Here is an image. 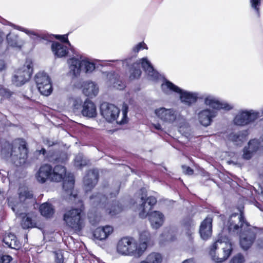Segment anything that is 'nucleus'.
<instances>
[{"mask_svg":"<svg viewBox=\"0 0 263 263\" xmlns=\"http://www.w3.org/2000/svg\"><path fill=\"white\" fill-rule=\"evenodd\" d=\"M98 173L97 171H90L84 177V188L86 192L90 191L98 182Z\"/></svg>","mask_w":263,"mask_h":263,"instance_id":"393cba45","label":"nucleus"},{"mask_svg":"<svg viewBox=\"0 0 263 263\" xmlns=\"http://www.w3.org/2000/svg\"><path fill=\"white\" fill-rule=\"evenodd\" d=\"M73 110L76 114L81 113L87 118H94L97 116V109L95 104L90 100L86 99L83 102L80 98H76L73 102Z\"/></svg>","mask_w":263,"mask_h":263,"instance_id":"1a4fd4ad","label":"nucleus"},{"mask_svg":"<svg viewBox=\"0 0 263 263\" xmlns=\"http://www.w3.org/2000/svg\"><path fill=\"white\" fill-rule=\"evenodd\" d=\"M41 214L47 217H50L54 213V210L51 204L48 203H44L40 207Z\"/></svg>","mask_w":263,"mask_h":263,"instance_id":"72a5a7b5","label":"nucleus"},{"mask_svg":"<svg viewBox=\"0 0 263 263\" xmlns=\"http://www.w3.org/2000/svg\"><path fill=\"white\" fill-rule=\"evenodd\" d=\"M66 168L62 165H57L53 168H52L50 181L60 182L64 180L63 190L65 192L64 196L70 199H75L77 194L73 191L74 186V178L72 174H69L66 175Z\"/></svg>","mask_w":263,"mask_h":263,"instance_id":"f03ea898","label":"nucleus"},{"mask_svg":"<svg viewBox=\"0 0 263 263\" xmlns=\"http://www.w3.org/2000/svg\"><path fill=\"white\" fill-rule=\"evenodd\" d=\"M0 95H2L4 97H9L11 96V93L10 91H8L5 88L3 87H0Z\"/></svg>","mask_w":263,"mask_h":263,"instance_id":"de8ad7c7","label":"nucleus"},{"mask_svg":"<svg viewBox=\"0 0 263 263\" xmlns=\"http://www.w3.org/2000/svg\"><path fill=\"white\" fill-rule=\"evenodd\" d=\"M136 203L139 206L138 208L139 216L141 218H145L148 215L151 227L154 229H158L164 223V215L159 211H153L149 213L153 206L156 203V199L150 196L147 198L145 189H142L136 195Z\"/></svg>","mask_w":263,"mask_h":263,"instance_id":"f257e3e1","label":"nucleus"},{"mask_svg":"<svg viewBox=\"0 0 263 263\" xmlns=\"http://www.w3.org/2000/svg\"><path fill=\"white\" fill-rule=\"evenodd\" d=\"M142 49H147L146 45L144 42L138 43L135 47L133 48V51L135 53H137Z\"/></svg>","mask_w":263,"mask_h":263,"instance_id":"c03bdc74","label":"nucleus"},{"mask_svg":"<svg viewBox=\"0 0 263 263\" xmlns=\"http://www.w3.org/2000/svg\"><path fill=\"white\" fill-rule=\"evenodd\" d=\"M182 168L183 170V173L185 174V175H191L193 174L194 171L192 168H191L190 167L185 166V165H182Z\"/></svg>","mask_w":263,"mask_h":263,"instance_id":"a18cd8bd","label":"nucleus"},{"mask_svg":"<svg viewBox=\"0 0 263 263\" xmlns=\"http://www.w3.org/2000/svg\"><path fill=\"white\" fill-rule=\"evenodd\" d=\"M12 260V257L9 255H3L0 258V263H9Z\"/></svg>","mask_w":263,"mask_h":263,"instance_id":"49530a36","label":"nucleus"},{"mask_svg":"<svg viewBox=\"0 0 263 263\" xmlns=\"http://www.w3.org/2000/svg\"><path fill=\"white\" fill-rule=\"evenodd\" d=\"M51 49L53 54L58 58L66 56L68 53V50L66 46L58 42H54L51 46Z\"/></svg>","mask_w":263,"mask_h":263,"instance_id":"cd10ccee","label":"nucleus"},{"mask_svg":"<svg viewBox=\"0 0 263 263\" xmlns=\"http://www.w3.org/2000/svg\"><path fill=\"white\" fill-rule=\"evenodd\" d=\"M204 104L215 109H224L229 110L233 108V106L224 101H220L217 98L213 95H206L204 98Z\"/></svg>","mask_w":263,"mask_h":263,"instance_id":"a211bd4d","label":"nucleus"},{"mask_svg":"<svg viewBox=\"0 0 263 263\" xmlns=\"http://www.w3.org/2000/svg\"><path fill=\"white\" fill-rule=\"evenodd\" d=\"M182 263H195V262L194 259L190 258V259L185 260L184 261H183Z\"/></svg>","mask_w":263,"mask_h":263,"instance_id":"864d4df0","label":"nucleus"},{"mask_svg":"<svg viewBox=\"0 0 263 263\" xmlns=\"http://www.w3.org/2000/svg\"><path fill=\"white\" fill-rule=\"evenodd\" d=\"M256 232V228L249 226L241 231L239 242L242 249L246 250L252 246L255 239Z\"/></svg>","mask_w":263,"mask_h":263,"instance_id":"dca6fc26","label":"nucleus"},{"mask_svg":"<svg viewBox=\"0 0 263 263\" xmlns=\"http://www.w3.org/2000/svg\"><path fill=\"white\" fill-rule=\"evenodd\" d=\"M55 37L57 39L62 41L63 42H68L67 35L66 34L61 35H55Z\"/></svg>","mask_w":263,"mask_h":263,"instance_id":"09e8293b","label":"nucleus"},{"mask_svg":"<svg viewBox=\"0 0 263 263\" xmlns=\"http://www.w3.org/2000/svg\"><path fill=\"white\" fill-rule=\"evenodd\" d=\"M263 149V134L259 139H252L249 141L248 146L243 148L242 157L249 160L258 150Z\"/></svg>","mask_w":263,"mask_h":263,"instance_id":"f3484780","label":"nucleus"},{"mask_svg":"<svg viewBox=\"0 0 263 263\" xmlns=\"http://www.w3.org/2000/svg\"><path fill=\"white\" fill-rule=\"evenodd\" d=\"M99 88L98 85L92 81H87L83 85V93L89 98L97 96L99 93Z\"/></svg>","mask_w":263,"mask_h":263,"instance_id":"a878e982","label":"nucleus"},{"mask_svg":"<svg viewBox=\"0 0 263 263\" xmlns=\"http://www.w3.org/2000/svg\"><path fill=\"white\" fill-rule=\"evenodd\" d=\"M43 154H45L46 152V150L44 148H42L41 151Z\"/></svg>","mask_w":263,"mask_h":263,"instance_id":"6e6d98bb","label":"nucleus"},{"mask_svg":"<svg viewBox=\"0 0 263 263\" xmlns=\"http://www.w3.org/2000/svg\"><path fill=\"white\" fill-rule=\"evenodd\" d=\"M7 41L9 46L20 49L23 43L18 41V36L13 33H9L7 35Z\"/></svg>","mask_w":263,"mask_h":263,"instance_id":"2f4dec72","label":"nucleus"},{"mask_svg":"<svg viewBox=\"0 0 263 263\" xmlns=\"http://www.w3.org/2000/svg\"><path fill=\"white\" fill-rule=\"evenodd\" d=\"M82 209H72L67 211L64 215V220L67 226L74 231H80L83 227Z\"/></svg>","mask_w":263,"mask_h":263,"instance_id":"9b49d317","label":"nucleus"},{"mask_svg":"<svg viewBox=\"0 0 263 263\" xmlns=\"http://www.w3.org/2000/svg\"><path fill=\"white\" fill-rule=\"evenodd\" d=\"M32 72V63L30 60H27L24 66L18 69L12 78V82L19 86L25 83L30 78Z\"/></svg>","mask_w":263,"mask_h":263,"instance_id":"ddd939ff","label":"nucleus"},{"mask_svg":"<svg viewBox=\"0 0 263 263\" xmlns=\"http://www.w3.org/2000/svg\"><path fill=\"white\" fill-rule=\"evenodd\" d=\"M3 241L6 245L13 249H18L21 247V244L17 240L15 236L11 233H9L6 235L3 239Z\"/></svg>","mask_w":263,"mask_h":263,"instance_id":"c756f323","label":"nucleus"},{"mask_svg":"<svg viewBox=\"0 0 263 263\" xmlns=\"http://www.w3.org/2000/svg\"><path fill=\"white\" fill-rule=\"evenodd\" d=\"M18 200L19 201L15 200L13 197H10L8 199V204L11 207L12 211L15 213L16 215H24L20 213V211L23 206V202L28 203L29 202H33V195L30 192L28 188L26 186H22L18 190Z\"/></svg>","mask_w":263,"mask_h":263,"instance_id":"6e6552de","label":"nucleus"},{"mask_svg":"<svg viewBox=\"0 0 263 263\" xmlns=\"http://www.w3.org/2000/svg\"><path fill=\"white\" fill-rule=\"evenodd\" d=\"M232 251V246L229 238L220 236L211 246L209 254L214 261L220 263L227 260Z\"/></svg>","mask_w":263,"mask_h":263,"instance_id":"7ed1b4c3","label":"nucleus"},{"mask_svg":"<svg viewBox=\"0 0 263 263\" xmlns=\"http://www.w3.org/2000/svg\"><path fill=\"white\" fill-rule=\"evenodd\" d=\"M107 207L106 213L111 216H113L117 214L121 211V208L118 205H110L107 204L105 205Z\"/></svg>","mask_w":263,"mask_h":263,"instance_id":"79ce46f5","label":"nucleus"},{"mask_svg":"<svg viewBox=\"0 0 263 263\" xmlns=\"http://www.w3.org/2000/svg\"><path fill=\"white\" fill-rule=\"evenodd\" d=\"M35 81L37 89L42 95L48 96L51 93L52 87L51 80L46 73H37L35 77Z\"/></svg>","mask_w":263,"mask_h":263,"instance_id":"4468645a","label":"nucleus"},{"mask_svg":"<svg viewBox=\"0 0 263 263\" xmlns=\"http://www.w3.org/2000/svg\"><path fill=\"white\" fill-rule=\"evenodd\" d=\"M250 4L257 17L260 16L261 0H250Z\"/></svg>","mask_w":263,"mask_h":263,"instance_id":"58836bf2","label":"nucleus"},{"mask_svg":"<svg viewBox=\"0 0 263 263\" xmlns=\"http://www.w3.org/2000/svg\"><path fill=\"white\" fill-rule=\"evenodd\" d=\"M194 224L193 223H191L189 226V232H187L189 235H191L192 233V231L194 230Z\"/></svg>","mask_w":263,"mask_h":263,"instance_id":"603ef678","label":"nucleus"},{"mask_svg":"<svg viewBox=\"0 0 263 263\" xmlns=\"http://www.w3.org/2000/svg\"><path fill=\"white\" fill-rule=\"evenodd\" d=\"M81 70L85 73H91L95 69V65L87 58L81 57Z\"/></svg>","mask_w":263,"mask_h":263,"instance_id":"473e14b6","label":"nucleus"},{"mask_svg":"<svg viewBox=\"0 0 263 263\" xmlns=\"http://www.w3.org/2000/svg\"><path fill=\"white\" fill-rule=\"evenodd\" d=\"M154 113L157 118L167 124L177 125L181 118L179 112L173 108L158 107Z\"/></svg>","mask_w":263,"mask_h":263,"instance_id":"9d476101","label":"nucleus"},{"mask_svg":"<svg viewBox=\"0 0 263 263\" xmlns=\"http://www.w3.org/2000/svg\"><path fill=\"white\" fill-rule=\"evenodd\" d=\"M246 137L245 134L242 132H233L229 135L228 139L235 144L239 145L246 140Z\"/></svg>","mask_w":263,"mask_h":263,"instance_id":"7c9ffc66","label":"nucleus"},{"mask_svg":"<svg viewBox=\"0 0 263 263\" xmlns=\"http://www.w3.org/2000/svg\"><path fill=\"white\" fill-rule=\"evenodd\" d=\"M182 103L188 106L195 103L199 98V93L196 92H190L182 89L178 93Z\"/></svg>","mask_w":263,"mask_h":263,"instance_id":"4be33fe9","label":"nucleus"},{"mask_svg":"<svg viewBox=\"0 0 263 263\" xmlns=\"http://www.w3.org/2000/svg\"><path fill=\"white\" fill-rule=\"evenodd\" d=\"M245 258L243 256L240 254H238L235 255L231 260L230 263H244Z\"/></svg>","mask_w":263,"mask_h":263,"instance_id":"37998d69","label":"nucleus"},{"mask_svg":"<svg viewBox=\"0 0 263 263\" xmlns=\"http://www.w3.org/2000/svg\"><path fill=\"white\" fill-rule=\"evenodd\" d=\"M139 263H147V261L143 260H142L140 261Z\"/></svg>","mask_w":263,"mask_h":263,"instance_id":"4d7b16f0","label":"nucleus"},{"mask_svg":"<svg viewBox=\"0 0 263 263\" xmlns=\"http://www.w3.org/2000/svg\"><path fill=\"white\" fill-rule=\"evenodd\" d=\"M128 106L123 103L122 107V117L121 120L119 119V109L115 105L108 103H103L100 106L101 113L102 116L109 122L116 120L119 124H123L126 122Z\"/></svg>","mask_w":263,"mask_h":263,"instance_id":"39448f33","label":"nucleus"},{"mask_svg":"<svg viewBox=\"0 0 263 263\" xmlns=\"http://www.w3.org/2000/svg\"><path fill=\"white\" fill-rule=\"evenodd\" d=\"M69 68V73L72 77H77L81 70V57H72L67 61Z\"/></svg>","mask_w":263,"mask_h":263,"instance_id":"aec40b11","label":"nucleus"},{"mask_svg":"<svg viewBox=\"0 0 263 263\" xmlns=\"http://www.w3.org/2000/svg\"><path fill=\"white\" fill-rule=\"evenodd\" d=\"M140 64L150 80H155L158 79L159 77L158 73L154 70L147 58H144L141 59L139 62L133 64L130 67L129 70V79L130 80L138 79L140 77L141 74V70L140 68Z\"/></svg>","mask_w":263,"mask_h":263,"instance_id":"423d86ee","label":"nucleus"},{"mask_svg":"<svg viewBox=\"0 0 263 263\" xmlns=\"http://www.w3.org/2000/svg\"><path fill=\"white\" fill-rule=\"evenodd\" d=\"M151 239V235L148 231H143L140 234L139 240L137 241V246H139L141 244L145 245V248L143 253L146 251L147 247V243Z\"/></svg>","mask_w":263,"mask_h":263,"instance_id":"f704fd0d","label":"nucleus"},{"mask_svg":"<svg viewBox=\"0 0 263 263\" xmlns=\"http://www.w3.org/2000/svg\"><path fill=\"white\" fill-rule=\"evenodd\" d=\"M5 67V63L3 60H0V71L2 70Z\"/></svg>","mask_w":263,"mask_h":263,"instance_id":"5fc2aeb1","label":"nucleus"},{"mask_svg":"<svg viewBox=\"0 0 263 263\" xmlns=\"http://www.w3.org/2000/svg\"><path fill=\"white\" fill-rule=\"evenodd\" d=\"M90 202L93 204H97L102 203V204L106 201V198L101 194H97V195H93L90 198Z\"/></svg>","mask_w":263,"mask_h":263,"instance_id":"a19ab883","label":"nucleus"},{"mask_svg":"<svg viewBox=\"0 0 263 263\" xmlns=\"http://www.w3.org/2000/svg\"><path fill=\"white\" fill-rule=\"evenodd\" d=\"M107 79L108 80L107 82V85L109 87H112L117 89L122 90L125 87L124 83L114 74H108Z\"/></svg>","mask_w":263,"mask_h":263,"instance_id":"bb28decb","label":"nucleus"},{"mask_svg":"<svg viewBox=\"0 0 263 263\" xmlns=\"http://www.w3.org/2000/svg\"><path fill=\"white\" fill-rule=\"evenodd\" d=\"M227 227L230 233H237L239 230L242 231L248 227V224L243 220V215L238 214H233L230 216L227 222Z\"/></svg>","mask_w":263,"mask_h":263,"instance_id":"2eb2a0df","label":"nucleus"},{"mask_svg":"<svg viewBox=\"0 0 263 263\" xmlns=\"http://www.w3.org/2000/svg\"><path fill=\"white\" fill-rule=\"evenodd\" d=\"M88 162L89 161L85 158L84 159L83 156L82 154L77 155L74 159V165L77 167H81L86 165Z\"/></svg>","mask_w":263,"mask_h":263,"instance_id":"ea45409f","label":"nucleus"},{"mask_svg":"<svg viewBox=\"0 0 263 263\" xmlns=\"http://www.w3.org/2000/svg\"><path fill=\"white\" fill-rule=\"evenodd\" d=\"M20 146L18 148H13L10 145H8V150H10V152H7L6 148H3L2 151V155L6 158L11 157L12 160L16 165H22L25 162L27 157V149L26 143L24 140H20Z\"/></svg>","mask_w":263,"mask_h":263,"instance_id":"0eeeda50","label":"nucleus"},{"mask_svg":"<svg viewBox=\"0 0 263 263\" xmlns=\"http://www.w3.org/2000/svg\"><path fill=\"white\" fill-rule=\"evenodd\" d=\"M21 225L24 229H28L34 226L32 221V216L30 214H25L22 217Z\"/></svg>","mask_w":263,"mask_h":263,"instance_id":"e433bc0d","label":"nucleus"},{"mask_svg":"<svg viewBox=\"0 0 263 263\" xmlns=\"http://www.w3.org/2000/svg\"><path fill=\"white\" fill-rule=\"evenodd\" d=\"M212 219L206 217L201 223L199 232L201 237L204 240L210 238L212 232Z\"/></svg>","mask_w":263,"mask_h":263,"instance_id":"5701e85b","label":"nucleus"},{"mask_svg":"<svg viewBox=\"0 0 263 263\" xmlns=\"http://www.w3.org/2000/svg\"><path fill=\"white\" fill-rule=\"evenodd\" d=\"M217 116L216 112L209 108L200 110L197 114V119L199 123L203 126L207 127L211 125L213 118Z\"/></svg>","mask_w":263,"mask_h":263,"instance_id":"6ab92c4d","label":"nucleus"},{"mask_svg":"<svg viewBox=\"0 0 263 263\" xmlns=\"http://www.w3.org/2000/svg\"><path fill=\"white\" fill-rule=\"evenodd\" d=\"M55 261H56V263H63V255L61 253H56Z\"/></svg>","mask_w":263,"mask_h":263,"instance_id":"8fccbe9b","label":"nucleus"},{"mask_svg":"<svg viewBox=\"0 0 263 263\" xmlns=\"http://www.w3.org/2000/svg\"><path fill=\"white\" fill-rule=\"evenodd\" d=\"M114 232V228L109 225L99 227L93 232L94 237L99 240L107 239Z\"/></svg>","mask_w":263,"mask_h":263,"instance_id":"b1692460","label":"nucleus"},{"mask_svg":"<svg viewBox=\"0 0 263 263\" xmlns=\"http://www.w3.org/2000/svg\"><path fill=\"white\" fill-rule=\"evenodd\" d=\"M18 30L24 32L28 34L32 39L35 40L41 37L40 35L36 31L26 28H24L21 27H17Z\"/></svg>","mask_w":263,"mask_h":263,"instance_id":"4c0bfd02","label":"nucleus"},{"mask_svg":"<svg viewBox=\"0 0 263 263\" xmlns=\"http://www.w3.org/2000/svg\"><path fill=\"white\" fill-rule=\"evenodd\" d=\"M144 260L147 263H161L162 256L160 253L153 252L148 254Z\"/></svg>","mask_w":263,"mask_h":263,"instance_id":"c9c22d12","label":"nucleus"},{"mask_svg":"<svg viewBox=\"0 0 263 263\" xmlns=\"http://www.w3.org/2000/svg\"><path fill=\"white\" fill-rule=\"evenodd\" d=\"M145 245L137 246V241L134 238L124 237L118 242L116 247L117 253L122 256H134L139 258L143 254Z\"/></svg>","mask_w":263,"mask_h":263,"instance_id":"20e7f679","label":"nucleus"},{"mask_svg":"<svg viewBox=\"0 0 263 263\" xmlns=\"http://www.w3.org/2000/svg\"><path fill=\"white\" fill-rule=\"evenodd\" d=\"M153 126L157 130H162L163 129L162 126L160 123H155L152 124Z\"/></svg>","mask_w":263,"mask_h":263,"instance_id":"3c124183","label":"nucleus"},{"mask_svg":"<svg viewBox=\"0 0 263 263\" xmlns=\"http://www.w3.org/2000/svg\"><path fill=\"white\" fill-rule=\"evenodd\" d=\"M161 89L164 93L168 95L172 94L173 92L178 94L181 89L167 80H164L161 84Z\"/></svg>","mask_w":263,"mask_h":263,"instance_id":"c85d7f7f","label":"nucleus"},{"mask_svg":"<svg viewBox=\"0 0 263 263\" xmlns=\"http://www.w3.org/2000/svg\"><path fill=\"white\" fill-rule=\"evenodd\" d=\"M52 167L49 164L42 165L35 174L37 181L41 183H45L47 180H50Z\"/></svg>","mask_w":263,"mask_h":263,"instance_id":"412c9836","label":"nucleus"},{"mask_svg":"<svg viewBox=\"0 0 263 263\" xmlns=\"http://www.w3.org/2000/svg\"><path fill=\"white\" fill-rule=\"evenodd\" d=\"M261 112L255 110H241L236 114L234 119V122L236 125L244 126L254 122L259 117L262 116Z\"/></svg>","mask_w":263,"mask_h":263,"instance_id":"f8f14e48","label":"nucleus"}]
</instances>
